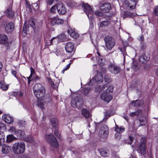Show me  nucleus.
I'll use <instances>...</instances> for the list:
<instances>
[{"label": "nucleus", "instance_id": "nucleus-15", "mask_svg": "<svg viewBox=\"0 0 158 158\" xmlns=\"http://www.w3.org/2000/svg\"><path fill=\"white\" fill-rule=\"evenodd\" d=\"M146 140L145 138H142L141 142L138 145L139 151L142 154L145 153L146 151Z\"/></svg>", "mask_w": 158, "mask_h": 158}, {"label": "nucleus", "instance_id": "nucleus-37", "mask_svg": "<svg viewBox=\"0 0 158 158\" xmlns=\"http://www.w3.org/2000/svg\"><path fill=\"white\" fill-rule=\"evenodd\" d=\"M153 59L154 61L158 62V52H156L153 53Z\"/></svg>", "mask_w": 158, "mask_h": 158}, {"label": "nucleus", "instance_id": "nucleus-20", "mask_svg": "<svg viewBox=\"0 0 158 158\" xmlns=\"http://www.w3.org/2000/svg\"><path fill=\"white\" fill-rule=\"evenodd\" d=\"M2 119L6 123L11 124L13 122V118L9 114H4L2 116Z\"/></svg>", "mask_w": 158, "mask_h": 158}, {"label": "nucleus", "instance_id": "nucleus-25", "mask_svg": "<svg viewBox=\"0 0 158 158\" xmlns=\"http://www.w3.org/2000/svg\"><path fill=\"white\" fill-rule=\"evenodd\" d=\"M30 70L31 74L29 77H27L28 80V83L29 84L30 83V81L33 80V79L34 78V77L36 76L34 69L32 67H31Z\"/></svg>", "mask_w": 158, "mask_h": 158}, {"label": "nucleus", "instance_id": "nucleus-21", "mask_svg": "<svg viewBox=\"0 0 158 158\" xmlns=\"http://www.w3.org/2000/svg\"><path fill=\"white\" fill-rule=\"evenodd\" d=\"M11 147L7 144H4L2 146V152L5 154H7L11 151Z\"/></svg>", "mask_w": 158, "mask_h": 158}, {"label": "nucleus", "instance_id": "nucleus-63", "mask_svg": "<svg viewBox=\"0 0 158 158\" xmlns=\"http://www.w3.org/2000/svg\"><path fill=\"white\" fill-rule=\"evenodd\" d=\"M39 78V77L37 76H35V77H34V78L33 79V80H36L37 79H38Z\"/></svg>", "mask_w": 158, "mask_h": 158}, {"label": "nucleus", "instance_id": "nucleus-10", "mask_svg": "<svg viewBox=\"0 0 158 158\" xmlns=\"http://www.w3.org/2000/svg\"><path fill=\"white\" fill-rule=\"evenodd\" d=\"M103 81V77L100 73H99L97 74L95 77L93 78L90 81L89 83V85H90L92 84H94L95 82L98 83H101Z\"/></svg>", "mask_w": 158, "mask_h": 158}, {"label": "nucleus", "instance_id": "nucleus-42", "mask_svg": "<svg viewBox=\"0 0 158 158\" xmlns=\"http://www.w3.org/2000/svg\"><path fill=\"white\" fill-rule=\"evenodd\" d=\"M64 23V20L62 19H59L57 17L56 25L62 24Z\"/></svg>", "mask_w": 158, "mask_h": 158}, {"label": "nucleus", "instance_id": "nucleus-23", "mask_svg": "<svg viewBox=\"0 0 158 158\" xmlns=\"http://www.w3.org/2000/svg\"><path fill=\"white\" fill-rule=\"evenodd\" d=\"M68 32L70 36L74 38L77 39L79 36L78 34L71 28H69L68 29Z\"/></svg>", "mask_w": 158, "mask_h": 158}, {"label": "nucleus", "instance_id": "nucleus-58", "mask_svg": "<svg viewBox=\"0 0 158 158\" xmlns=\"http://www.w3.org/2000/svg\"><path fill=\"white\" fill-rule=\"evenodd\" d=\"M16 72L15 71L13 70L12 71V74L15 77H16Z\"/></svg>", "mask_w": 158, "mask_h": 158}, {"label": "nucleus", "instance_id": "nucleus-24", "mask_svg": "<svg viewBox=\"0 0 158 158\" xmlns=\"http://www.w3.org/2000/svg\"><path fill=\"white\" fill-rule=\"evenodd\" d=\"M149 56L148 54H143L139 57V60L142 63H145L149 59Z\"/></svg>", "mask_w": 158, "mask_h": 158}, {"label": "nucleus", "instance_id": "nucleus-64", "mask_svg": "<svg viewBox=\"0 0 158 158\" xmlns=\"http://www.w3.org/2000/svg\"><path fill=\"white\" fill-rule=\"evenodd\" d=\"M129 158H137V157L135 156L131 155Z\"/></svg>", "mask_w": 158, "mask_h": 158}, {"label": "nucleus", "instance_id": "nucleus-49", "mask_svg": "<svg viewBox=\"0 0 158 158\" xmlns=\"http://www.w3.org/2000/svg\"><path fill=\"white\" fill-rule=\"evenodd\" d=\"M28 24L29 25L33 27L35 25V23L33 20H31L29 21Z\"/></svg>", "mask_w": 158, "mask_h": 158}, {"label": "nucleus", "instance_id": "nucleus-12", "mask_svg": "<svg viewBox=\"0 0 158 158\" xmlns=\"http://www.w3.org/2000/svg\"><path fill=\"white\" fill-rule=\"evenodd\" d=\"M100 97L102 100L107 102H109L112 98V97L110 93L105 91L101 94Z\"/></svg>", "mask_w": 158, "mask_h": 158}, {"label": "nucleus", "instance_id": "nucleus-44", "mask_svg": "<svg viewBox=\"0 0 158 158\" xmlns=\"http://www.w3.org/2000/svg\"><path fill=\"white\" fill-rule=\"evenodd\" d=\"M104 79L105 81L107 82H109L111 81V79L110 77L107 75L105 76L104 77Z\"/></svg>", "mask_w": 158, "mask_h": 158}, {"label": "nucleus", "instance_id": "nucleus-19", "mask_svg": "<svg viewBox=\"0 0 158 158\" xmlns=\"http://www.w3.org/2000/svg\"><path fill=\"white\" fill-rule=\"evenodd\" d=\"M14 29V25L12 23L7 24L5 27V30L8 33H10Z\"/></svg>", "mask_w": 158, "mask_h": 158}, {"label": "nucleus", "instance_id": "nucleus-8", "mask_svg": "<svg viewBox=\"0 0 158 158\" xmlns=\"http://www.w3.org/2000/svg\"><path fill=\"white\" fill-rule=\"evenodd\" d=\"M71 104L72 107L74 108H79L82 105L81 100L77 96L72 99L71 101Z\"/></svg>", "mask_w": 158, "mask_h": 158}, {"label": "nucleus", "instance_id": "nucleus-53", "mask_svg": "<svg viewBox=\"0 0 158 158\" xmlns=\"http://www.w3.org/2000/svg\"><path fill=\"white\" fill-rule=\"evenodd\" d=\"M126 49L125 46L124 48V52H123V56H124V61H125L126 56L127 55L126 53L125 52Z\"/></svg>", "mask_w": 158, "mask_h": 158}, {"label": "nucleus", "instance_id": "nucleus-61", "mask_svg": "<svg viewBox=\"0 0 158 158\" xmlns=\"http://www.w3.org/2000/svg\"><path fill=\"white\" fill-rule=\"evenodd\" d=\"M2 66L3 65L2 63L1 62H0V72H1L2 70Z\"/></svg>", "mask_w": 158, "mask_h": 158}, {"label": "nucleus", "instance_id": "nucleus-59", "mask_svg": "<svg viewBox=\"0 0 158 158\" xmlns=\"http://www.w3.org/2000/svg\"><path fill=\"white\" fill-rule=\"evenodd\" d=\"M115 136L116 137V136H118V139H119L121 138V135L120 134L118 133L116 134L115 135Z\"/></svg>", "mask_w": 158, "mask_h": 158}, {"label": "nucleus", "instance_id": "nucleus-60", "mask_svg": "<svg viewBox=\"0 0 158 158\" xmlns=\"http://www.w3.org/2000/svg\"><path fill=\"white\" fill-rule=\"evenodd\" d=\"M48 82L49 83L51 84V85H52L53 84V82L52 81L51 79H48Z\"/></svg>", "mask_w": 158, "mask_h": 158}, {"label": "nucleus", "instance_id": "nucleus-33", "mask_svg": "<svg viewBox=\"0 0 158 158\" xmlns=\"http://www.w3.org/2000/svg\"><path fill=\"white\" fill-rule=\"evenodd\" d=\"M140 126L144 125L147 123V119L145 117H143L139 119Z\"/></svg>", "mask_w": 158, "mask_h": 158}, {"label": "nucleus", "instance_id": "nucleus-43", "mask_svg": "<svg viewBox=\"0 0 158 158\" xmlns=\"http://www.w3.org/2000/svg\"><path fill=\"white\" fill-rule=\"evenodd\" d=\"M154 14L157 16H158V6L155 7L153 10Z\"/></svg>", "mask_w": 158, "mask_h": 158}, {"label": "nucleus", "instance_id": "nucleus-22", "mask_svg": "<svg viewBox=\"0 0 158 158\" xmlns=\"http://www.w3.org/2000/svg\"><path fill=\"white\" fill-rule=\"evenodd\" d=\"M12 5H10V7L7 8L5 12L6 15L9 18H13L14 15V12L12 9Z\"/></svg>", "mask_w": 158, "mask_h": 158}, {"label": "nucleus", "instance_id": "nucleus-52", "mask_svg": "<svg viewBox=\"0 0 158 158\" xmlns=\"http://www.w3.org/2000/svg\"><path fill=\"white\" fill-rule=\"evenodd\" d=\"M95 14L97 16H102V14L101 12L99 11H96L95 12Z\"/></svg>", "mask_w": 158, "mask_h": 158}, {"label": "nucleus", "instance_id": "nucleus-14", "mask_svg": "<svg viewBox=\"0 0 158 158\" xmlns=\"http://www.w3.org/2000/svg\"><path fill=\"white\" fill-rule=\"evenodd\" d=\"M65 49L67 52L73 53L75 51L74 44L71 42H67L65 45Z\"/></svg>", "mask_w": 158, "mask_h": 158}, {"label": "nucleus", "instance_id": "nucleus-47", "mask_svg": "<svg viewBox=\"0 0 158 158\" xmlns=\"http://www.w3.org/2000/svg\"><path fill=\"white\" fill-rule=\"evenodd\" d=\"M26 141L30 143H32L33 142L34 139L31 136L28 137L26 139Z\"/></svg>", "mask_w": 158, "mask_h": 158}, {"label": "nucleus", "instance_id": "nucleus-11", "mask_svg": "<svg viewBox=\"0 0 158 158\" xmlns=\"http://www.w3.org/2000/svg\"><path fill=\"white\" fill-rule=\"evenodd\" d=\"M109 133V129L105 125L102 127L99 132V135L101 137L103 138L107 137Z\"/></svg>", "mask_w": 158, "mask_h": 158}, {"label": "nucleus", "instance_id": "nucleus-57", "mask_svg": "<svg viewBox=\"0 0 158 158\" xmlns=\"http://www.w3.org/2000/svg\"><path fill=\"white\" fill-rule=\"evenodd\" d=\"M129 140H130V141L128 143L129 144H131L132 142V140H133V138L132 137L130 136H129Z\"/></svg>", "mask_w": 158, "mask_h": 158}, {"label": "nucleus", "instance_id": "nucleus-27", "mask_svg": "<svg viewBox=\"0 0 158 158\" xmlns=\"http://www.w3.org/2000/svg\"><path fill=\"white\" fill-rule=\"evenodd\" d=\"M16 139V138L13 135H8L6 136V142L7 143H11Z\"/></svg>", "mask_w": 158, "mask_h": 158}, {"label": "nucleus", "instance_id": "nucleus-6", "mask_svg": "<svg viewBox=\"0 0 158 158\" xmlns=\"http://www.w3.org/2000/svg\"><path fill=\"white\" fill-rule=\"evenodd\" d=\"M104 41L106 47L109 50H111L115 44L114 40L110 36H106L104 38Z\"/></svg>", "mask_w": 158, "mask_h": 158}, {"label": "nucleus", "instance_id": "nucleus-36", "mask_svg": "<svg viewBox=\"0 0 158 158\" xmlns=\"http://www.w3.org/2000/svg\"><path fill=\"white\" fill-rule=\"evenodd\" d=\"M132 15L133 14L131 12L128 11L124 12L123 15L124 18L126 17H131Z\"/></svg>", "mask_w": 158, "mask_h": 158}, {"label": "nucleus", "instance_id": "nucleus-7", "mask_svg": "<svg viewBox=\"0 0 158 158\" xmlns=\"http://www.w3.org/2000/svg\"><path fill=\"white\" fill-rule=\"evenodd\" d=\"M137 2L135 0H125L124 5L126 8L129 10L135 9Z\"/></svg>", "mask_w": 158, "mask_h": 158}, {"label": "nucleus", "instance_id": "nucleus-45", "mask_svg": "<svg viewBox=\"0 0 158 158\" xmlns=\"http://www.w3.org/2000/svg\"><path fill=\"white\" fill-rule=\"evenodd\" d=\"M56 9H57V4L56 5H54L52 6L51 7L50 10V11L52 13H55L56 11Z\"/></svg>", "mask_w": 158, "mask_h": 158}, {"label": "nucleus", "instance_id": "nucleus-18", "mask_svg": "<svg viewBox=\"0 0 158 158\" xmlns=\"http://www.w3.org/2000/svg\"><path fill=\"white\" fill-rule=\"evenodd\" d=\"M113 88L114 87L112 85L106 84L102 86L101 90L103 91L105 90V92L109 93L113 91Z\"/></svg>", "mask_w": 158, "mask_h": 158}, {"label": "nucleus", "instance_id": "nucleus-35", "mask_svg": "<svg viewBox=\"0 0 158 158\" xmlns=\"http://www.w3.org/2000/svg\"><path fill=\"white\" fill-rule=\"evenodd\" d=\"M52 25L53 26L56 25L57 17H54L50 18L49 19Z\"/></svg>", "mask_w": 158, "mask_h": 158}, {"label": "nucleus", "instance_id": "nucleus-48", "mask_svg": "<svg viewBox=\"0 0 158 158\" xmlns=\"http://www.w3.org/2000/svg\"><path fill=\"white\" fill-rule=\"evenodd\" d=\"M26 10L29 12H31V6L29 4H27L26 6Z\"/></svg>", "mask_w": 158, "mask_h": 158}, {"label": "nucleus", "instance_id": "nucleus-56", "mask_svg": "<svg viewBox=\"0 0 158 158\" xmlns=\"http://www.w3.org/2000/svg\"><path fill=\"white\" fill-rule=\"evenodd\" d=\"M54 134L57 136L59 138L60 137V135L58 133L57 131L55 130L54 131Z\"/></svg>", "mask_w": 158, "mask_h": 158}, {"label": "nucleus", "instance_id": "nucleus-2", "mask_svg": "<svg viewBox=\"0 0 158 158\" xmlns=\"http://www.w3.org/2000/svg\"><path fill=\"white\" fill-rule=\"evenodd\" d=\"M13 151L16 155H19L23 153L25 150V143L22 142L15 143L12 147Z\"/></svg>", "mask_w": 158, "mask_h": 158}, {"label": "nucleus", "instance_id": "nucleus-38", "mask_svg": "<svg viewBox=\"0 0 158 158\" xmlns=\"http://www.w3.org/2000/svg\"><path fill=\"white\" fill-rule=\"evenodd\" d=\"M124 131V128H122L121 127H118L117 126L115 128V131L118 133H121L123 132Z\"/></svg>", "mask_w": 158, "mask_h": 158}, {"label": "nucleus", "instance_id": "nucleus-55", "mask_svg": "<svg viewBox=\"0 0 158 158\" xmlns=\"http://www.w3.org/2000/svg\"><path fill=\"white\" fill-rule=\"evenodd\" d=\"M97 60L98 61V63L100 64L102 63V60L103 59L102 58H100L99 57H98L97 58Z\"/></svg>", "mask_w": 158, "mask_h": 158}, {"label": "nucleus", "instance_id": "nucleus-3", "mask_svg": "<svg viewBox=\"0 0 158 158\" xmlns=\"http://www.w3.org/2000/svg\"><path fill=\"white\" fill-rule=\"evenodd\" d=\"M45 139L46 142L50 145L55 148L59 146V144L57 139L52 134H47L45 135Z\"/></svg>", "mask_w": 158, "mask_h": 158}, {"label": "nucleus", "instance_id": "nucleus-4", "mask_svg": "<svg viewBox=\"0 0 158 158\" xmlns=\"http://www.w3.org/2000/svg\"><path fill=\"white\" fill-rule=\"evenodd\" d=\"M81 7L89 19H92L93 18V11L91 7L87 3H83Z\"/></svg>", "mask_w": 158, "mask_h": 158}, {"label": "nucleus", "instance_id": "nucleus-26", "mask_svg": "<svg viewBox=\"0 0 158 158\" xmlns=\"http://www.w3.org/2000/svg\"><path fill=\"white\" fill-rule=\"evenodd\" d=\"M7 36L4 34H0V44H5L7 43Z\"/></svg>", "mask_w": 158, "mask_h": 158}, {"label": "nucleus", "instance_id": "nucleus-34", "mask_svg": "<svg viewBox=\"0 0 158 158\" xmlns=\"http://www.w3.org/2000/svg\"><path fill=\"white\" fill-rule=\"evenodd\" d=\"M109 150L107 149H104L100 152L101 155L103 157L106 156L108 154Z\"/></svg>", "mask_w": 158, "mask_h": 158}, {"label": "nucleus", "instance_id": "nucleus-40", "mask_svg": "<svg viewBox=\"0 0 158 158\" xmlns=\"http://www.w3.org/2000/svg\"><path fill=\"white\" fill-rule=\"evenodd\" d=\"M0 88L3 90H6L8 89V87L3 83L0 82Z\"/></svg>", "mask_w": 158, "mask_h": 158}, {"label": "nucleus", "instance_id": "nucleus-50", "mask_svg": "<svg viewBox=\"0 0 158 158\" xmlns=\"http://www.w3.org/2000/svg\"><path fill=\"white\" fill-rule=\"evenodd\" d=\"M132 68L135 70L137 71L139 69V67L137 65H134L132 66Z\"/></svg>", "mask_w": 158, "mask_h": 158}, {"label": "nucleus", "instance_id": "nucleus-32", "mask_svg": "<svg viewBox=\"0 0 158 158\" xmlns=\"http://www.w3.org/2000/svg\"><path fill=\"white\" fill-rule=\"evenodd\" d=\"M110 23V22L108 20H106L102 21L100 24L101 27H103L108 26Z\"/></svg>", "mask_w": 158, "mask_h": 158}, {"label": "nucleus", "instance_id": "nucleus-30", "mask_svg": "<svg viewBox=\"0 0 158 158\" xmlns=\"http://www.w3.org/2000/svg\"><path fill=\"white\" fill-rule=\"evenodd\" d=\"M143 104V101H139L136 100L135 101H133L131 102V104L135 106H139L142 105Z\"/></svg>", "mask_w": 158, "mask_h": 158}, {"label": "nucleus", "instance_id": "nucleus-54", "mask_svg": "<svg viewBox=\"0 0 158 158\" xmlns=\"http://www.w3.org/2000/svg\"><path fill=\"white\" fill-rule=\"evenodd\" d=\"M70 64L71 63H70L68 64L67 65L66 67L63 70V71H65L69 69L70 67Z\"/></svg>", "mask_w": 158, "mask_h": 158}, {"label": "nucleus", "instance_id": "nucleus-1", "mask_svg": "<svg viewBox=\"0 0 158 158\" xmlns=\"http://www.w3.org/2000/svg\"><path fill=\"white\" fill-rule=\"evenodd\" d=\"M33 92L36 97L39 98L37 102L38 106L42 109H43V101L40 98L43 97L45 95V90L44 87L40 83L36 84L33 86Z\"/></svg>", "mask_w": 158, "mask_h": 158}, {"label": "nucleus", "instance_id": "nucleus-29", "mask_svg": "<svg viewBox=\"0 0 158 158\" xmlns=\"http://www.w3.org/2000/svg\"><path fill=\"white\" fill-rule=\"evenodd\" d=\"M82 114L85 118H88L89 117L90 113L89 112L85 109H83L81 111Z\"/></svg>", "mask_w": 158, "mask_h": 158}, {"label": "nucleus", "instance_id": "nucleus-28", "mask_svg": "<svg viewBox=\"0 0 158 158\" xmlns=\"http://www.w3.org/2000/svg\"><path fill=\"white\" fill-rule=\"evenodd\" d=\"M65 37V35L64 34H61L59 35L58 37L53 38L50 40V42L51 43H52L53 40H54V42H55V41H58L59 39L61 40H63V39Z\"/></svg>", "mask_w": 158, "mask_h": 158}, {"label": "nucleus", "instance_id": "nucleus-13", "mask_svg": "<svg viewBox=\"0 0 158 158\" xmlns=\"http://www.w3.org/2000/svg\"><path fill=\"white\" fill-rule=\"evenodd\" d=\"M57 9L58 13L60 15H64L66 12L65 6L62 3H59L57 4Z\"/></svg>", "mask_w": 158, "mask_h": 158}, {"label": "nucleus", "instance_id": "nucleus-9", "mask_svg": "<svg viewBox=\"0 0 158 158\" xmlns=\"http://www.w3.org/2000/svg\"><path fill=\"white\" fill-rule=\"evenodd\" d=\"M8 131L12 134L15 135L19 137H22L24 135V131L17 130L14 127H10Z\"/></svg>", "mask_w": 158, "mask_h": 158}, {"label": "nucleus", "instance_id": "nucleus-51", "mask_svg": "<svg viewBox=\"0 0 158 158\" xmlns=\"http://www.w3.org/2000/svg\"><path fill=\"white\" fill-rule=\"evenodd\" d=\"M46 3L49 5H51L53 2L54 0H46Z\"/></svg>", "mask_w": 158, "mask_h": 158}, {"label": "nucleus", "instance_id": "nucleus-5", "mask_svg": "<svg viewBox=\"0 0 158 158\" xmlns=\"http://www.w3.org/2000/svg\"><path fill=\"white\" fill-rule=\"evenodd\" d=\"M81 7L89 19H92L93 18V11L91 7L87 3H83Z\"/></svg>", "mask_w": 158, "mask_h": 158}, {"label": "nucleus", "instance_id": "nucleus-31", "mask_svg": "<svg viewBox=\"0 0 158 158\" xmlns=\"http://www.w3.org/2000/svg\"><path fill=\"white\" fill-rule=\"evenodd\" d=\"M142 110H138L135 112L131 113L130 114V116L131 117H134L135 116H138L142 113Z\"/></svg>", "mask_w": 158, "mask_h": 158}, {"label": "nucleus", "instance_id": "nucleus-17", "mask_svg": "<svg viewBox=\"0 0 158 158\" xmlns=\"http://www.w3.org/2000/svg\"><path fill=\"white\" fill-rule=\"evenodd\" d=\"M111 8L110 5L109 3H105L103 4L100 7V10L103 13L108 12Z\"/></svg>", "mask_w": 158, "mask_h": 158}, {"label": "nucleus", "instance_id": "nucleus-41", "mask_svg": "<svg viewBox=\"0 0 158 158\" xmlns=\"http://www.w3.org/2000/svg\"><path fill=\"white\" fill-rule=\"evenodd\" d=\"M6 129L5 125L2 122H0V130L4 131Z\"/></svg>", "mask_w": 158, "mask_h": 158}, {"label": "nucleus", "instance_id": "nucleus-39", "mask_svg": "<svg viewBox=\"0 0 158 158\" xmlns=\"http://www.w3.org/2000/svg\"><path fill=\"white\" fill-rule=\"evenodd\" d=\"M90 88H85L82 89V93L84 95L87 94L89 92Z\"/></svg>", "mask_w": 158, "mask_h": 158}, {"label": "nucleus", "instance_id": "nucleus-16", "mask_svg": "<svg viewBox=\"0 0 158 158\" xmlns=\"http://www.w3.org/2000/svg\"><path fill=\"white\" fill-rule=\"evenodd\" d=\"M109 72L112 74H118L120 70V69L114 64H111L109 67Z\"/></svg>", "mask_w": 158, "mask_h": 158}, {"label": "nucleus", "instance_id": "nucleus-62", "mask_svg": "<svg viewBox=\"0 0 158 158\" xmlns=\"http://www.w3.org/2000/svg\"><path fill=\"white\" fill-rule=\"evenodd\" d=\"M23 93L21 92H19L18 95L19 97H22V96H23Z\"/></svg>", "mask_w": 158, "mask_h": 158}, {"label": "nucleus", "instance_id": "nucleus-46", "mask_svg": "<svg viewBox=\"0 0 158 158\" xmlns=\"http://www.w3.org/2000/svg\"><path fill=\"white\" fill-rule=\"evenodd\" d=\"M51 123L53 127H55L56 124V121L55 118H53L51 120Z\"/></svg>", "mask_w": 158, "mask_h": 158}]
</instances>
